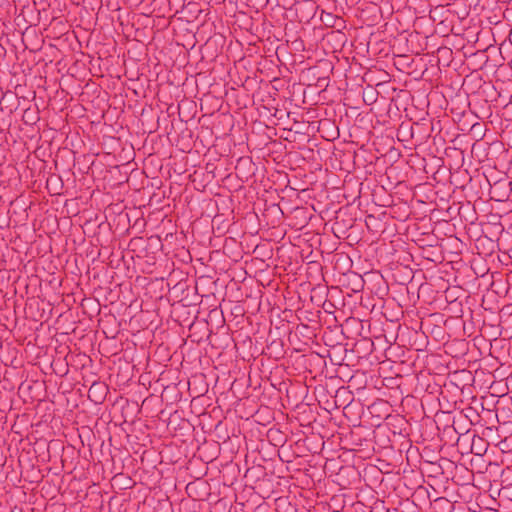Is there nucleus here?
<instances>
[{
    "label": "nucleus",
    "mask_w": 512,
    "mask_h": 512,
    "mask_svg": "<svg viewBox=\"0 0 512 512\" xmlns=\"http://www.w3.org/2000/svg\"><path fill=\"white\" fill-rule=\"evenodd\" d=\"M321 19L329 27H332L333 25H335V21H338L337 16L333 15L332 13L322 14Z\"/></svg>",
    "instance_id": "f257e3e1"
},
{
    "label": "nucleus",
    "mask_w": 512,
    "mask_h": 512,
    "mask_svg": "<svg viewBox=\"0 0 512 512\" xmlns=\"http://www.w3.org/2000/svg\"><path fill=\"white\" fill-rule=\"evenodd\" d=\"M363 99L367 104L374 103L376 101V92L373 89H369L364 92Z\"/></svg>",
    "instance_id": "f03ea898"
},
{
    "label": "nucleus",
    "mask_w": 512,
    "mask_h": 512,
    "mask_svg": "<svg viewBox=\"0 0 512 512\" xmlns=\"http://www.w3.org/2000/svg\"><path fill=\"white\" fill-rule=\"evenodd\" d=\"M337 20H339V21H335V25H333L332 27L338 28V29L345 28L344 19L342 17L337 16Z\"/></svg>",
    "instance_id": "7ed1b4c3"
},
{
    "label": "nucleus",
    "mask_w": 512,
    "mask_h": 512,
    "mask_svg": "<svg viewBox=\"0 0 512 512\" xmlns=\"http://www.w3.org/2000/svg\"><path fill=\"white\" fill-rule=\"evenodd\" d=\"M471 450H472V452H474L476 455H479V456L482 455L486 451V449H482L480 447L475 448V442L474 441L472 443Z\"/></svg>",
    "instance_id": "20e7f679"
},
{
    "label": "nucleus",
    "mask_w": 512,
    "mask_h": 512,
    "mask_svg": "<svg viewBox=\"0 0 512 512\" xmlns=\"http://www.w3.org/2000/svg\"><path fill=\"white\" fill-rule=\"evenodd\" d=\"M437 504L439 505H447V506H451L450 502L448 501V499H446L445 497H440L438 499H436L435 501Z\"/></svg>",
    "instance_id": "39448f33"
},
{
    "label": "nucleus",
    "mask_w": 512,
    "mask_h": 512,
    "mask_svg": "<svg viewBox=\"0 0 512 512\" xmlns=\"http://www.w3.org/2000/svg\"><path fill=\"white\" fill-rule=\"evenodd\" d=\"M97 388H102V385L99 383H94L89 389V395L93 393Z\"/></svg>",
    "instance_id": "423d86ee"
}]
</instances>
